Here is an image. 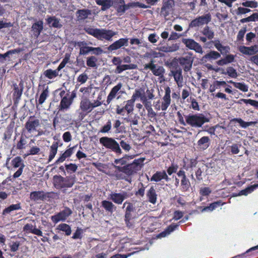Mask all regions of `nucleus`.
<instances>
[{
	"mask_svg": "<svg viewBox=\"0 0 258 258\" xmlns=\"http://www.w3.org/2000/svg\"><path fill=\"white\" fill-rule=\"evenodd\" d=\"M144 158L135 159L131 163H127L124 158L115 159L113 167L115 170L111 175L116 180H124L131 182V177L141 170L144 161Z\"/></svg>",
	"mask_w": 258,
	"mask_h": 258,
	"instance_id": "obj_1",
	"label": "nucleus"
},
{
	"mask_svg": "<svg viewBox=\"0 0 258 258\" xmlns=\"http://www.w3.org/2000/svg\"><path fill=\"white\" fill-rule=\"evenodd\" d=\"M177 115L178 116V121L181 124L185 125L186 123L194 128H200L203 126L204 124L209 122L210 120L209 117L206 116L202 113L189 114L185 116V122L179 111L177 112Z\"/></svg>",
	"mask_w": 258,
	"mask_h": 258,
	"instance_id": "obj_2",
	"label": "nucleus"
},
{
	"mask_svg": "<svg viewBox=\"0 0 258 258\" xmlns=\"http://www.w3.org/2000/svg\"><path fill=\"white\" fill-rule=\"evenodd\" d=\"M76 181L75 175L64 177L61 175H54L53 177V183L57 189L72 187Z\"/></svg>",
	"mask_w": 258,
	"mask_h": 258,
	"instance_id": "obj_3",
	"label": "nucleus"
},
{
	"mask_svg": "<svg viewBox=\"0 0 258 258\" xmlns=\"http://www.w3.org/2000/svg\"><path fill=\"white\" fill-rule=\"evenodd\" d=\"M125 207L124 221L126 226L128 228H132L134 226L133 220L135 218L136 207L131 202L125 201L123 205V208Z\"/></svg>",
	"mask_w": 258,
	"mask_h": 258,
	"instance_id": "obj_4",
	"label": "nucleus"
},
{
	"mask_svg": "<svg viewBox=\"0 0 258 258\" xmlns=\"http://www.w3.org/2000/svg\"><path fill=\"white\" fill-rule=\"evenodd\" d=\"M99 143L106 149L110 150L117 155H120L122 153L119 144L113 138L103 137L100 138Z\"/></svg>",
	"mask_w": 258,
	"mask_h": 258,
	"instance_id": "obj_5",
	"label": "nucleus"
},
{
	"mask_svg": "<svg viewBox=\"0 0 258 258\" xmlns=\"http://www.w3.org/2000/svg\"><path fill=\"white\" fill-rule=\"evenodd\" d=\"M55 193L53 191L45 192L43 190L33 191L30 192L29 198L31 201L36 203L40 201H49L54 198Z\"/></svg>",
	"mask_w": 258,
	"mask_h": 258,
	"instance_id": "obj_6",
	"label": "nucleus"
},
{
	"mask_svg": "<svg viewBox=\"0 0 258 258\" xmlns=\"http://www.w3.org/2000/svg\"><path fill=\"white\" fill-rule=\"evenodd\" d=\"M154 62L155 60L151 59L149 63L143 66V70L145 71L150 70L154 76H158L160 78L163 77L165 73L164 68L162 66H157Z\"/></svg>",
	"mask_w": 258,
	"mask_h": 258,
	"instance_id": "obj_7",
	"label": "nucleus"
},
{
	"mask_svg": "<svg viewBox=\"0 0 258 258\" xmlns=\"http://www.w3.org/2000/svg\"><path fill=\"white\" fill-rule=\"evenodd\" d=\"M175 6L174 0H163L160 10V16L168 20L167 17L172 13Z\"/></svg>",
	"mask_w": 258,
	"mask_h": 258,
	"instance_id": "obj_8",
	"label": "nucleus"
},
{
	"mask_svg": "<svg viewBox=\"0 0 258 258\" xmlns=\"http://www.w3.org/2000/svg\"><path fill=\"white\" fill-rule=\"evenodd\" d=\"M40 126V122L39 119L35 116L29 117L25 124V128L29 134H32L37 131V129Z\"/></svg>",
	"mask_w": 258,
	"mask_h": 258,
	"instance_id": "obj_9",
	"label": "nucleus"
},
{
	"mask_svg": "<svg viewBox=\"0 0 258 258\" xmlns=\"http://www.w3.org/2000/svg\"><path fill=\"white\" fill-rule=\"evenodd\" d=\"M130 197V195L126 191H122L118 193L111 192L108 195V199L117 205H121L125 199Z\"/></svg>",
	"mask_w": 258,
	"mask_h": 258,
	"instance_id": "obj_10",
	"label": "nucleus"
},
{
	"mask_svg": "<svg viewBox=\"0 0 258 258\" xmlns=\"http://www.w3.org/2000/svg\"><path fill=\"white\" fill-rule=\"evenodd\" d=\"M211 15L210 13L204 15L199 16L192 20L189 24L190 27H197L204 24H208L211 21Z\"/></svg>",
	"mask_w": 258,
	"mask_h": 258,
	"instance_id": "obj_11",
	"label": "nucleus"
},
{
	"mask_svg": "<svg viewBox=\"0 0 258 258\" xmlns=\"http://www.w3.org/2000/svg\"><path fill=\"white\" fill-rule=\"evenodd\" d=\"M72 214L71 209L68 207H65L62 211L52 216L51 219L53 223H57L60 221H64Z\"/></svg>",
	"mask_w": 258,
	"mask_h": 258,
	"instance_id": "obj_12",
	"label": "nucleus"
},
{
	"mask_svg": "<svg viewBox=\"0 0 258 258\" xmlns=\"http://www.w3.org/2000/svg\"><path fill=\"white\" fill-rule=\"evenodd\" d=\"M182 43L186 47L190 50H193L197 53H203V50L201 45L192 39L183 38Z\"/></svg>",
	"mask_w": 258,
	"mask_h": 258,
	"instance_id": "obj_13",
	"label": "nucleus"
},
{
	"mask_svg": "<svg viewBox=\"0 0 258 258\" xmlns=\"http://www.w3.org/2000/svg\"><path fill=\"white\" fill-rule=\"evenodd\" d=\"M11 163L14 168H18V170L13 174V178H18L22 174L25 165L23 161L20 156L15 157L11 161Z\"/></svg>",
	"mask_w": 258,
	"mask_h": 258,
	"instance_id": "obj_14",
	"label": "nucleus"
},
{
	"mask_svg": "<svg viewBox=\"0 0 258 258\" xmlns=\"http://www.w3.org/2000/svg\"><path fill=\"white\" fill-rule=\"evenodd\" d=\"M192 53H188V55L179 58V62L183 67V70L187 72L190 70L192 67L194 58L192 57Z\"/></svg>",
	"mask_w": 258,
	"mask_h": 258,
	"instance_id": "obj_15",
	"label": "nucleus"
},
{
	"mask_svg": "<svg viewBox=\"0 0 258 258\" xmlns=\"http://www.w3.org/2000/svg\"><path fill=\"white\" fill-rule=\"evenodd\" d=\"M179 177H181V189L182 191L185 192L189 190L190 187V183L187 178L184 170L180 169L177 172Z\"/></svg>",
	"mask_w": 258,
	"mask_h": 258,
	"instance_id": "obj_16",
	"label": "nucleus"
},
{
	"mask_svg": "<svg viewBox=\"0 0 258 258\" xmlns=\"http://www.w3.org/2000/svg\"><path fill=\"white\" fill-rule=\"evenodd\" d=\"M14 92L13 93V99L15 105H17L21 98V96L23 91V84L20 82L18 85L17 84H14Z\"/></svg>",
	"mask_w": 258,
	"mask_h": 258,
	"instance_id": "obj_17",
	"label": "nucleus"
},
{
	"mask_svg": "<svg viewBox=\"0 0 258 258\" xmlns=\"http://www.w3.org/2000/svg\"><path fill=\"white\" fill-rule=\"evenodd\" d=\"M170 94V88L168 86L166 87L165 88V94L160 101L162 104V108H163V111H166L170 105L171 101Z\"/></svg>",
	"mask_w": 258,
	"mask_h": 258,
	"instance_id": "obj_18",
	"label": "nucleus"
},
{
	"mask_svg": "<svg viewBox=\"0 0 258 258\" xmlns=\"http://www.w3.org/2000/svg\"><path fill=\"white\" fill-rule=\"evenodd\" d=\"M128 45V39L127 38H122L114 42L112 44L110 45L107 49L109 51L112 52L113 51L117 50L121 47Z\"/></svg>",
	"mask_w": 258,
	"mask_h": 258,
	"instance_id": "obj_19",
	"label": "nucleus"
},
{
	"mask_svg": "<svg viewBox=\"0 0 258 258\" xmlns=\"http://www.w3.org/2000/svg\"><path fill=\"white\" fill-rule=\"evenodd\" d=\"M116 34V33L111 30L101 29L100 30L98 39L100 40L105 39L108 41H111L112 37Z\"/></svg>",
	"mask_w": 258,
	"mask_h": 258,
	"instance_id": "obj_20",
	"label": "nucleus"
},
{
	"mask_svg": "<svg viewBox=\"0 0 258 258\" xmlns=\"http://www.w3.org/2000/svg\"><path fill=\"white\" fill-rule=\"evenodd\" d=\"M163 179L167 182L170 179L165 170L156 171L151 177V181H155L156 182L160 181Z\"/></svg>",
	"mask_w": 258,
	"mask_h": 258,
	"instance_id": "obj_21",
	"label": "nucleus"
},
{
	"mask_svg": "<svg viewBox=\"0 0 258 258\" xmlns=\"http://www.w3.org/2000/svg\"><path fill=\"white\" fill-rule=\"evenodd\" d=\"M43 29L42 21H38L33 24L31 27L32 34L35 38H37Z\"/></svg>",
	"mask_w": 258,
	"mask_h": 258,
	"instance_id": "obj_22",
	"label": "nucleus"
},
{
	"mask_svg": "<svg viewBox=\"0 0 258 258\" xmlns=\"http://www.w3.org/2000/svg\"><path fill=\"white\" fill-rule=\"evenodd\" d=\"M80 108L82 111L86 113L91 112L93 110L91 102L87 97L83 98L80 102Z\"/></svg>",
	"mask_w": 258,
	"mask_h": 258,
	"instance_id": "obj_23",
	"label": "nucleus"
},
{
	"mask_svg": "<svg viewBox=\"0 0 258 258\" xmlns=\"http://www.w3.org/2000/svg\"><path fill=\"white\" fill-rule=\"evenodd\" d=\"M239 50L243 54L246 55H253L258 52V45H254L250 47L240 46Z\"/></svg>",
	"mask_w": 258,
	"mask_h": 258,
	"instance_id": "obj_24",
	"label": "nucleus"
},
{
	"mask_svg": "<svg viewBox=\"0 0 258 258\" xmlns=\"http://www.w3.org/2000/svg\"><path fill=\"white\" fill-rule=\"evenodd\" d=\"M122 86V84L120 82L111 89L107 97L106 103L107 104H109L111 101L115 98L117 93L121 89Z\"/></svg>",
	"mask_w": 258,
	"mask_h": 258,
	"instance_id": "obj_25",
	"label": "nucleus"
},
{
	"mask_svg": "<svg viewBox=\"0 0 258 258\" xmlns=\"http://www.w3.org/2000/svg\"><path fill=\"white\" fill-rule=\"evenodd\" d=\"M23 231L26 233H31L35 235L42 236L43 234L41 230L36 228L31 224L27 223L23 227Z\"/></svg>",
	"mask_w": 258,
	"mask_h": 258,
	"instance_id": "obj_26",
	"label": "nucleus"
},
{
	"mask_svg": "<svg viewBox=\"0 0 258 258\" xmlns=\"http://www.w3.org/2000/svg\"><path fill=\"white\" fill-rule=\"evenodd\" d=\"M210 145V139L208 136L202 137L197 142L198 148L201 150L207 149Z\"/></svg>",
	"mask_w": 258,
	"mask_h": 258,
	"instance_id": "obj_27",
	"label": "nucleus"
},
{
	"mask_svg": "<svg viewBox=\"0 0 258 258\" xmlns=\"http://www.w3.org/2000/svg\"><path fill=\"white\" fill-rule=\"evenodd\" d=\"M101 207L106 212L111 214L116 209V207L111 201L108 200H103L101 202Z\"/></svg>",
	"mask_w": 258,
	"mask_h": 258,
	"instance_id": "obj_28",
	"label": "nucleus"
},
{
	"mask_svg": "<svg viewBox=\"0 0 258 258\" xmlns=\"http://www.w3.org/2000/svg\"><path fill=\"white\" fill-rule=\"evenodd\" d=\"M77 145H75L72 147L67 149L60 157L56 160L55 164H57L59 163L63 162L67 158L70 157L73 153V150L77 147Z\"/></svg>",
	"mask_w": 258,
	"mask_h": 258,
	"instance_id": "obj_29",
	"label": "nucleus"
},
{
	"mask_svg": "<svg viewBox=\"0 0 258 258\" xmlns=\"http://www.w3.org/2000/svg\"><path fill=\"white\" fill-rule=\"evenodd\" d=\"M211 42L214 44L216 48L220 51L222 54H226L230 51V47L229 46H223L218 39L212 41Z\"/></svg>",
	"mask_w": 258,
	"mask_h": 258,
	"instance_id": "obj_30",
	"label": "nucleus"
},
{
	"mask_svg": "<svg viewBox=\"0 0 258 258\" xmlns=\"http://www.w3.org/2000/svg\"><path fill=\"white\" fill-rule=\"evenodd\" d=\"M146 196L148 199V201L150 203L154 205L156 203L157 200V194L153 186L151 187L147 192Z\"/></svg>",
	"mask_w": 258,
	"mask_h": 258,
	"instance_id": "obj_31",
	"label": "nucleus"
},
{
	"mask_svg": "<svg viewBox=\"0 0 258 258\" xmlns=\"http://www.w3.org/2000/svg\"><path fill=\"white\" fill-rule=\"evenodd\" d=\"M96 4L101 6V10L105 11L109 9L111 6H113V0H95Z\"/></svg>",
	"mask_w": 258,
	"mask_h": 258,
	"instance_id": "obj_32",
	"label": "nucleus"
},
{
	"mask_svg": "<svg viewBox=\"0 0 258 258\" xmlns=\"http://www.w3.org/2000/svg\"><path fill=\"white\" fill-rule=\"evenodd\" d=\"M178 227V224H171L170 225H169L164 230V231L160 233L158 235L157 237L159 238L164 237L166 236L167 235L170 234L172 232H173L174 230H175V229L177 228Z\"/></svg>",
	"mask_w": 258,
	"mask_h": 258,
	"instance_id": "obj_33",
	"label": "nucleus"
},
{
	"mask_svg": "<svg viewBox=\"0 0 258 258\" xmlns=\"http://www.w3.org/2000/svg\"><path fill=\"white\" fill-rule=\"evenodd\" d=\"M172 74L178 87H181L183 83V77L181 70L172 71Z\"/></svg>",
	"mask_w": 258,
	"mask_h": 258,
	"instance_id": "obj_34",
	"label": "nucleus"
},
{
	"mask_svg": "<svg viewBox=\"0 0 258 258\" xmlns=\"http://www.w3.org/2000/svg\"><path fill=\"white\" fill-rule=\"evenodd\" d=\"M58 147V142H54L50 148L48 162H50L54 158L55 155L57 153Z\"/></svg>",
	"mask_w": 258,
	"mask_h": 258,
	"instance_id": "obj_35",
	"label": "nucleus"
},
{
	"mask_svg": "<svg viewBox=\"0 0 258 258\" xmlns=\"http://www.w3.org/2000/svg\"><path fill=\"white\" fill-rule=\"evenodd\" d=\"M47 23L52 27L56 28H60L62 25L60 23V20L55 17H49L47 20Z\"/></svg>",
	"mask_w": 258,
	"mask_h": 258,
	"instance_id": "obj_36",
	"label": "nucleus"
},
{
	"mask_svg": "<svg viewBox=\"0 0 258 258\" xmlns=\"http://www.w3.org/2000/svg\"><path fill=\"white\" fill-rule=\"evenodd\" d=\"M221 57V54L217 51H211L205 54L202 58V60L207 61V60H216Z\"/></svg>",
	"mask_w": 258,
	"mask_h": 258,
	"instance_id": "obj_37",
	"label": "nucleus"
},
{
	"mask_svg": "<svg viewBox=\"0 0 258 258\" xmlns=\"http://www.w3.org/2000/svg\"><path fill=\"white\" fill-rule=\"evenodd\" d=\"M137 67V66L134 64H120L118 66H117L115 70V73L116 74H120L123 71L127 70H132L135 69Z\"/></svg>",
	"mask_w": 258,
	"mask_h": 258,
	"instance_id": "obj_38",
	"label": "nucleus"
},
{
	"mask_svg": "<svg viewBox=\"0 0 258 258\" xmlns=\"http://www.w3.org/2000/svg\"><path fill=\"white\" fill-rule=\"evenodd\" d=\"M225 203L223 202L221 200L217 201L216 202L212 203L210 204L209 206L205 207L202 210V212L207 211L209 210L210 211H212L215 210L216 208L223 206L224 205Z\"/></svg>",
	"mask_w": 258,
	"mask_h": 258,
	"instance_id": "obj_39",
	"label": "nucleus"
},
{
	"mask_svg": "<svg viewBox=\"0 0 258 258\" xmlns=\"http://www.w3.org/2000/svg\"><path fill=\"white\" fill-rule=\"evenodd\" d=\"M56 229L59 231H61L65 232V234L67 236H69L71 234L72 229L71 226L66 223H61L59 224L57 227Z\"/></svg>",
	"mask_w": 258,
	"mask_h": 258,
	"instance_id": "obj_40",
	"label": "nucleus"
},
{
	"mask_svg": "<svg viewBox=\"0 0 258 258\" xmlns=\"http://www.w3.org/2000/svg\"><path fill=\"white\" fill-rule=\"evenodd\" d=\"M146 97L145 95L144 89L141 88L140 89H136L135 92L133 93L131 99L135 102L137 99L140 98L142 101V97Z\"/></svg>",
	"mask_w": 258,
	"mask_h": 258,
	"instance_id": "obj_41",
	"label": "nucleus"
},
{
	"mask_svg": "<svg viewBox=\"0 0 258 258\" xmlns=\"http://www.w3.org/2000/svg\"><path fill=\"white\" fill-rule=\"evenodd\" d=\"M21 209V203H18L16 204H12L10 206L6 208L3 211V215H5L10 213L11 212L15 210Z\"/></svg>",
	"mask_w": 258,
	"mask_h": 258,
	"instance_id": "obj_42",
	"label": "nucleus"
},
{
	"mask_svg": "<svg viewBox=\"0 0 258 258\" xmlns=\"http://www.w3.org/2000/svg\"><path fill=\"white\" fill-rule=\"evenodd\" d=\"M229 83L232 84L233 85V86L239 89L240 90L242 91V92H247L248 90V87L247 85H246L244 83L242 82H233L232 80H230L228 82Z\"/></svg>",
	"mask_w": 258,
	"mask_h": 258,
	"instance_id": "obj_43",
	"label": "nucleus"
},
{
	"mask_svg": "<svg viewBox=\"0 0 258 258\" xmlns=\"http://www.w3.org/2000/svg\"><path fill=\"white\" fill-rule=\"evenodd\" d=\"M72 103V101L71 99H69L67 97H63L60 102V109L63 110L68 109Z\"/></svg>",
	"mask_w": 258,
	"mask_h": 258,
	"instance_id": "obj_44",
	"label": "nucleus"
},
{
	"mask_svg": "<svg viewBox=\"0 0 258 258\" xmlns=\"http://www.w3.org/2000/svg\"><path fill=\"white\" fill-rule=\"evenodd\" d=\"M79 20H83L86 19L91 14V11L88 9L79 10L77 12Z\"/></svg>",
	"mask_w": 258,
	"mask_h": 258,
	"instance_id": "obj_45",
	"label": "nucleus"
},
{
	"mask_svg": "<svg viewBox=\"0 0 258 258\" xmlns=\"http://www.w3.org/2000/svg\"><path fill=\"white\" fill-rule=\"evenodd\" d=\"M256 188H258V184H254L253 185H250L244 189L240 190L239 192V195L247 196L248 194H250Z\"/></svg>",
	"mask_w": 258,
	"mask_h": 258,
	"instance_id": "obj_46",
	"label": "nucleus"
},
{
	"mask_svg": "<svg viewBox=\"0 0 258 258\" xmlns=\"http://www.w3.org/2000/svg\"><path fill=\"white\" fill-rule=\"evenodd\" d=\"M44 75L49 79H52L58 75V71L57 69L55 70L47 69L44 72Z\"/></svg>",
	"mask_w": 258,
	"mask_h": 258,
	"instance_id": "obj_47",
	"label": "nucleus"
},
{
	"mask_svg": "<svg viewBox=\"0 0 258 258\" xmlns=\"http://www.w3.org/2000/svg\"><path fill=\"white\" fill-rule=\"evenodd\" d=\"M100 29L93 28L91 27H87L84 29V30L87 34L94 36L97 39L100 32Z\"/></svg>",
	"mask_w": 258,
	"mask_h": 258,
	"instance_id": "obj_48",
	"label": "nucleus"
},
{
	"mask_svg": "<svg viewBox=\"0 0 258 258\" xmlns=\"http://www.w3.org/2000/svg\"><path fill=\"white\" fill-rule=\"evenodd\" d=\"M26 136L21 135L19 141L18 142L16 148L18 150H23L25 148V145L27 144Z\"/></svg>",
	"mask_w": 258,
	"mask_h": 258,
	"instance_id": "obj_49",
	"label": "nucleus"
},
{
	"mask_svg": "<svg viewBox=\"0 0 258 258\" xmlns=\"http://www.w3.org/2000/svg\"><path fill=\"white\" fill-rule=\"evenodd\" d=\"M202 33L209 40L212 39L214 37V32L210 29L208 26H206L203 29Z\"/></svg>",
	"mask_w": 258,
	"mask_h": 258,
	"instance_id": "obj_50",
	"label": "nucleus"
},
{
	"mask_svg": "<svg viewBox=\"0 0 258 258\" xmlns=\"http://www.w3.org/2000/svg\"><path fill=\"white\" fill-rule=\"evenodd\" d=\"M255 21H258V13H253L251 15L248 16V17L243 18L240 20V22L241 23Z\"/></svg>",
	"mask_w": 258,
	"mask_h": 258,
	"instance_id": "obj_51",
	"label": "nucleus"
},
{
	"mask_svg": "<svg viewBox=\"0 0 258 258\" xmlns=\"http://www.w3.org/2000/svg\"><path fill=\"white\" fill-rule=\"evenodd\" d=\"M232 121L238 123L240 126L244 128H246L247 127L250 125H251L254 123V122L252 121H244L240 118H234L232 119Z\"/></svg>",
	"mask_w": 258,
	"mask_h": 258,
	"instance_id": "obj_52",
	"label": "nucleus"
},
{
	"mask_svg": "<svg viewBox=\"0 0 258 258\" xmlns=\"http://www.w3.org/2000/svg\"><path fill=\"white\" fill-rule=\"evenodd\" d=\"M124 103H126L124 108H125V110L127 111V114L132 113L134 110L135 101L131 99L130 100L124 102Z\"/></svg>",
	"mask_w": 258,
	"mask_h": 258,
	"instance_id": "obj_53",
	"label": "nucleus"
},
{
	"mask_svg": "<svg viewBox=\"0 0 258 258\" xmlns=\"http://www.w3.org/2000/svg\"><path fill=\"white\" fill-rule=\"evenodd\" d=\"M225 75H228L230 78H236L238 76L236 70L232 67H229L226 69V72L223 73Z\"/></svg>",
	"mask_w": 258,
	"mask_h": 258,
	"instance_id": "obj_54",
	"label": "nucleus"
},
{
	"mask_svg": "<svg viewBox=\"0 0 258 258\" xmlns=\"http://www.w3.org/2000/svg\"><path fill=\"white\" fill-rule=\"evenodd\" d=\"M49 95V91L48 89V87L45 89H43L42 93H41L39 100L38 102L39 104H43L46 99L48 97Z\"/></svg>",
	"mask_w": 258,
	"mask_h": 258,
	"instance_id": "obj_55",
	"label": "nucleus"
},
{
	"mask_svg": "<svg viewBox=\"0 0 258 258\" xmlns=\"http://www.w3.org/2000/svg\"><path fill=\"white\" fill-rule=\"evenodd\" d=\"M97 61V58L94 56H91L87 58L86 64L89 67L95 68L96 67Z\"/></svg>",
	"mask_w": 258,
	"mask_h": 258,
	"instance_id": "obj_56",
	"label": "nucleus"
},
{
	"mask_svg": "<svg viewBox=\"0 0 258 258\" xmlns=\"http://www.w3.org/2000/svg\"><path fill=\"white\" fill-rule=\"evenodd\" d=\"M198 158L196 157L195 158H190L189 159V163L187 164V165L184 166V168L186 170H188L189 168H193L196 167L198 164Z\"/></svg>",
	"mask_w": 258,
	"mask_h": 258,
	"instance_id": "obj_57",
	"label": "nucleus"
},
{
	"mask_svg": "<svg viewBox=\"0 0 258 258\" xmlns=\"http://www.w3.org/2000/svg\"><path fill=\"white\" fill-rule=\"evenodd\" d=\"M243 102L246 104H249L255 108H258V101L252 100L250 99H240L239 100V103H241Z\"/></svg>",
	"mask_w": 258,
	"mask_h": 258,
	"instance_id": "obj_58",
	"label": "nucleus"
},
{
	"mask_svg": "<svg viewBox=\"0 0 258 258\" xmlns=\"http://www.w3.org/2000/svg\"><path fill=\"white\" fill-rule=\"evenodd\" d=\"M70 59V54L69 53H66L65 54L64 58L62 59V61L60 62V63L56 69L57 71H58V72L65 67L66 64L69 62Z\"/></svg>",
	"mask_w": 258,
	"mask_h": 258,
	"instance_id": "obj_59",
	"label": "nucleus"
},
{
	"mask_svg": "<svg viewBox=\"0 0 258 258\" xmlns=\"http://www.w3.org/2000/svg\"><path fill=\"white\" fill-rule=\"evenodd\" d=\"M241 5L246 8H256L258 7L257 2L253 1H246L242 2Z\"/></svg>",
	"mask_w": 258,
	"mask_h": 258,
	"instance_id": "obj_60",
	"label": "nucleus"
},
{
	"mask_svg": "<svg viewBox=\"0 0 258 258\" xmlns=\"http://www.w3.org/2000/svg\"><path fill=\"white\" fill-rule=\"evenodd\" d=\"M179 47V45L177 44H173L172 45L169 46H164L163 47V51L166 52H174L177 50H178Z\"/></svg>",
	"mask_w": 258,
	"mask_h": 258,
	"instance_id": "obj_61",
	"label": "nucleus"
},
{
	"mask_svg": "<svg viewBox=\"0 0 258 258\" xmlns=\"http://www.w3.org/2000/svg\"><path fill=\"white\" fill-rule=\"evenodd\" d=\"M20 245V242L18 241H11L9 243V247L10 248L11 251L13 252L17 251L18 250Z\"/></svg>",
	"mask_w": 258,
	"mask_h": 258,
	"instance_id": "obj_62",
	"label": "nucleus"
},
{
	"mask_svg": "<svg viewBox=\"0 0 258 258\" xmlns=\"http://www.w3.org/2000/svg\"><path fill=\"white\" fill-rule=\"evenodd\" d=\"M246 32V27H243L241 28L238 32L236 40L237 41L239 42H242L243 41V38L244 36V35L245 34V32Z\"/></svg>",
	"mask_w": 258,
	"mask_h": 258,
	"instance_id": "obj_63",
	"label": "nucleus"
},
{
	"mask_svg": "<svg viewBox=\"0 0 258 258\" xmlns=\"http://www.w3.org/2000/svg\"><path fill=\"white\" fill-rule=\"evenodd\" d=\"M111 128V121L110 120H108L106 122V124L103 126L100 130V132L101 133H108Z\"/></svg>",
	"mask_w": 258,
	"mask_h": 258,
	"instance_id": "obj_64",
	"label": "nucleus"
}]
</instances>
